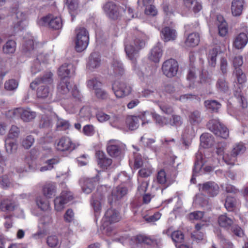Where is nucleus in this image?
Instances as JSON below:
<instances>
[{"label": "nucleus", "instance_id": "obj_1", "mask_svg": "<svg viewBox=\"0 0 248 248\" xmlns=\"http://www.w3.org/2000/svg\"><path fill=\"white\" fill-rule=\"evenodd\" d=\"M218 223L221 227L231 231L234 235L238 237H242L244 235L242 228L235 223L233 219L229 217L226 214L219 216Z\"/></svg>", "mask_w": 248, "mask_h": 248}, {"label": "nucleus", "instance_id": "obj_53", "mask_svg": "<svg viewBox=\"0 0 248 248\" xmlns=\"http://www.w3.org/2000/svg\"><path fill=\"white\" fill-rule=\"evenodd\" d=\"M217 86L218 90L221 92L226 93L229 91V84L225 78H219Z\"/></svg>", "mask_w": 248, "mask_h": 248}, {"label": "nucleus", "instance_id": "obj_29", "mask_svg": "<svg viewBox=\"0 0 248 248\" xmlns=\"http://www.w3.org/2000/svg\"><path fill=\"white\" fill-rule=\"evenodd\" d=\"M233 65L235 67V70L233 74L236 76V78H241V77H245L242 69L239 68L243 63V57L242 56H235L233 59Z\"/></svg>", "mask_w": 248, "mask_h": 248}, {"label": "nucleus", "instance_id": "obj_54", "mask_svg": "<svg viewBox=\"0 0 248 248\" xmlns=\"http://www.w3.org/2000/svg\"><path fill=\"white\" fill-rule=\"evenodd\" d=\"M153 173V169L150 166L143 167L139 170L138 172L139 175L142 178H147L149 177Z\"/></svg>", "mask_w": 248, "mask_h": 248}, {"label": "nucleus", "instance_id": "obj_14", "mask_svg": "<svg viewBox=\"0 0 248 248\" xmlns=\"http://www.w3.org/2000/svg\"><path fill=\"white\" fill-rule=\"evenodd\" d=\"M121 219L120 213L115 209L111 208H109L105 212V215L103 218V225L105 223L111 224L112 223H116Z\"/></svg>", "mask_w": 248, "mask_h": 248}, {"label": "nucleus", "instance_id": "obj_16", "mask_svg": "<svg viewBox=\"0 0 248 248\" xmlns=\"http://www.w3.org/2000/svg\"><path fill=\"white\" fill-rule=\"evenodd\" d=\"M205 162L202 152L199 151L195 155V161L193 169V175L190 179L191 183H195L196 179L194 176L196 175V174L198 173L201 170Z\"/></svg>", "mask_w": 248, "mask_h": 248}, {"label": "nucleus", "instance_id": "obj_20", "mask_svg": "<svg viewBox=\"0 0 248 248\" xmlns=\"http://www.w3.org/2000/svg\"><path fill=\"white\" fill-rule=\"evenodd\" d=\"M161 37L165 42L173 41L177 38L176 31L169 27L163 28L160 33Z\"/></svg>", "mask_w": 248, "mask_h": 248}, {"label": "nucleus", "instance_id": "obj_30", "mask_svg": "<svg viewBox=\"0 0 248 248\" xmlns=\"http://www.w3.org/2000/svg\"><path fill=\"white\" fill-rule=\"evenodd\" d=\"M124 188L123 187H118L117 189L113 190L111 194L108 197V202L111 205L113 203L115 202L122 198L124 195Z\"/></svg>", "mask_w": 248, "mask_h": 248}, {"label": "nucleus", "instance_id": "obj_27", "mask_svg": "<svg viewBox=\"0 0 248 248\" xmlns=\"http://www.w3.org/2000/svg\"><path fill=\"white\" fill-rule=\"evenodd\" d=\"M244 4V0H233L231 5L232 15L235 16H240L243 10Z\"/></svg>", "mask_w": 248, "mask_h": 248}, {"label": "nucleus", "instance_id": "obj_43", "mask_svg": "<svg viewBox=\"0 0 248 248\" xmlns=\"http://www.w3.org/2000/svg\"><path fill=\"white\" fill-rule=\"evenodd\" d=\"M46 243L47 245L50 248H59L61 242L57 235H52L47 237Z\"/></svg>", "mask_w": 248, "mask_h": 248}, {"label": "nucleus", "instance_id": "obj_40", "mask_svg": "<svg viewBox=\"0 0 248 248\" xmlns=\"http://www.w3.org/2000/svg\"><path fill=\"white\" fill-rule=\"evenodd\" d=\"M185 5L189 9H191L195 13L199 12L202 9L201 3L196 0H184Z\"/></svg>", "mask_w": 248, "mask_h": 248}, {"label": "nucleus", "instance_id": "obj_50", "mask_svg": "<svg viewBox=\"0 0 248 248\" xmlns=\"http://www.w3.org/2000/svg\"><path fill=\"white\" fill-rule=\"evenodd\" d=\"M171 237L172 241L175 243H182L184 240V235L183 233L180 231L173 232L171 234Z\"/></svg>", "mask_w": 248, "mask_h": 248}, {"label": "nucleus", "instance_id": "obj_49", "mask_svg": "<svg viewBox=\"0 0 248 248\" xmlns=\"http://www.w3.org/2000/svg\"><path fill=\"white\" fill-rule=\"evenodd\" d=\"M204 104L208 109L216 112L221 107V104L218 102L214 100H206L204 102Z\"/></svg>", "mask_w": 248, "mask_h": 248}, {"label": "nucleus", "instance_id": "obj_28", "mask_svg": "<svg viewBox=\"0 0 248 248\" xmlns=\"http://www.w3.org/2000/svg\"><path fill=\"white\" fill-rule=\"evenodd\" d=\"M100 62L99 54L97 52H93L89 58L87 67L89 69L92 70L100 66Z\"/></svg>", "mask_w": 248, "mask_h": 248}, {"label": "nucleus", "instance_id": "obj_36", "mask_svg": "<svg viewBox=\"0 0 248 248\" xmlns=\"http://www.w3.org/2000/svg\"><path fill=\"white\" fill-rule=\"evenodd\" d=\"M207 76V72L205 70H200L195 68V67L190 65L187 73V78H206Z\"/></svg>", "mask_w": 248, "mask_h": 248}, {"label": "nucleus", "instance_id": "obj_57", "mask_svg": "<svg viewBox=\"0 0 248 248\" xmlns=\"http://www.w3.org/2000/svg\"><path fill=\"white\" fill-rule=\"evenodd\" d=\"M66 4L69 9L73 20L74 17H73V15L72 14L71 12L75 11L78 9V0H67Z\"/></svg>", "mask_w": 248, "mask_h": 248}, {"label": "nucleus", "instance_id": "obj_52", "mask_svg": "<svg viewBox=\"0 0 248 248\" xmlns=\"http://www.w3.org/2000/svg\"><path fill=\"white\" fill-rule=\"evenodd\" d=\"M236 200L232 197L227 196L224 205L228 211H232L236 205Z\"/></svg>", "mask_w": 248, "mask_h": 248}, {"label": "nucleus", "instance_id": "obj_39", "mask_svg": "<svg viewBox=\"0 0 248 248\" xmlns=\"http://www.w3.org/2000/svg\"><path fill=\"white\" fill-rule=\"evenodd\" d=\"M140 118L135 116H128L126 118V123L129 130H134L139 126Z\"/></svg>", "mask_w": 248, "mask_h": 248}, {"label": "nucleus", "instance_id": "obj_2", "mask_svg": "<svg viewBox=\"0 0 248 248\" xmlns=\"http://www.w3.org/2000/svg\"><path fill=\"white\" fill-rule=\"evenodd\" d=\"M52 82V78H35L30 84V87L32 90L38 86L37 95L38 98H46L48 96L49 91L47 84Z\"/></svg>", "mask_w": 248, "mask_h": 248}, {"label": "nucleus", "instance_id": "obj_64", "mask_svg": "<svg viewBox=\"0 0 248 248\" xmlns=\"http://www.w3.org/2000/svg\"><path fill=\"white\" fill-rule=\"evenodd\" d=\"M82 131L85 135L91 136L95 133V128L92 124H87L83 127Z\"/></svg>", "mask_w": 248, "mask_h": 248}, {"label": "nucleus", "instance_id": "obj_47", "mask_svg": "<svg viewBox=\"0 0 248 248\" xmlns=\"http://www.w3.org/2000/svg\"><path fill=\"white\" fill-rule=\"evenodd\" d=\"M16 16L17 21L15 22L14 27L15 29H18V27L21 26L22 22L26 20L27 14L21 11L18 10L16 13Z\"/></svg>", "mask_w": 248, "mask_h": 248}, {"label": "nucleus", "instance_id": "obj_59", "mask_svg": "<svg viewBox=\"0 0 248 248\" xmlns=\"http://www.w3.org/2000/svg\"><path fill=\"white\" fill-rule=\"evenodd\" d=\"M152 117L155 121L156 124H158L159 125L162 126L164 125L168 124V122H165V120H167V118L165 117H162L160 115L156 113L155 112H153L152 113Z\"/></svg>", "mask_w": 248, "mask_h": 248}, {"label": "nucleus", "instance_id": "obj_34", "mask_svg": "<svg viewBox=\"0 0 248 248\" xmlns=\"http://www.w3.org/2000/svg\"><path fill=\"white\" fill-rule=\"evenodd\" d=\"M44 195L47 198H51L55 195L56 186L54 183L46 184L43 188Z\"/></svg>", "mask_w": 248, "mask_h": 248}, {"label": "nucleus", "instance_id": "obj_10", "mask_svg": "<svg viewBox=\"0 0 248 248\" xmlns=\"http://www.w3.org/2000/svg\"><path fill=\"white\" fill-rule=\"evenodd\" d=\"M73 85L70 78H60L57 83V94L60 98L68 93Z\"/></svg>", "mask_w": 248, "mask_h": 248}, {"label": "nucleus", "instance_id": "obj_13", "mask_svg": "<svg viewBox=\"0 0 248 248\" xmlns=\"http://www.w3.org/2000/svg\"><path fill=\"white\" fill-rule=\"evenodd\" d=\"M103 9L110 18L117 19L120 16L119 7L113 1H108L103 6Z\"/></svg>", "mask_w": 248, "mask_h": 248}, {"label": "nucleus", "instance_id": "obj_55", "mask_svg": "<svg viewBox=\"0 0 248 248\" xmlns=\"http://www.w3.org/2000/svg\"><path fill=\"white\" fill-rule=\"evenodd\" d=\"M70 124L68 121L62 119H58L56 127L58 130H65L69 128Z\"/></svg>", "mask_w": 248, "mask_h": 248}, {"label": "nucleus", "instance_id": "obj_3", "mask_svg": "<svg viewBox=\"0 0 248 248\" xmlns=\"http://www.w3.org/2000/svg\"><path fill=\"white\" fill-rule=\"evenodd\" d=\"M76 33L75 48L77 51L85 50L89 44V35L88 31L84 27L79 28L75 31Z\"/></svg>", "mask_w": 248, "mask_h": 248}, {"label": "nucleus", "instance_id": "obj_19", "mask_svg": "<svg viewBox=\"0 0 248 248\" xmlns=\"http://www.w3.org/2000/svg\"><path fill=\"white\" fill-rule=\"evenodd\" d=\"M95 156L98 165L103 169H107L112 163V159L108 157L103 151H97Z\"/></svg>", "mask_w": 248, "mask_h": 248}, {"label": "nucleus", "instance_id": "obj_8", "mask_svg": "<svg viewBox=\"0 0 248 248\" xmlns=\"http://www.w3.org/2000/svg\"><path fill=\"white\" fill-rule=\"evenodd\" d=\"M87 85L89 89L94 90L95 94L97 98L103 100L108 97V93L100 88L102 84L100 81L97 80V78H91L88 80Z\"/></svg>", "mask_w": 248, "mask_h": 248}, {"label": "nucleus", "instance_id": "obj_38", "mask_svg": "<svg viewBox=\"0 0 248 248\" xmlns=\"http://www.w3.org/2000/svg\"><path fill=\"white\" fill-rule=\"evenodd\" d=\"M217 19L218 33L221 36H225L228 33V26L226 22L222 16H217Z\"/></svg>", "mask_w": 248, "mask_h": 248}, {"label": "nucleus", "instance_id": "obj_62", "mask_svg": "<svg viewBox=\"0 0 248 248\" xmlns=\"http://www.w3.org/2000/svg\"><path fill=\"white\" fill-rule=\"evenodd\" d=\"M50 121L48 116L43 115L41 116L39 122V126L40 128H46L49 126Z\"/></svg>", "mask_w": 248, "mask_h": 248}, {"label": "nucleus", "instance_id": "obj_5", "mask_svg": "<svg viewBox=\"0 0 248 248\" xmlns=\"http://www.w3.org/2000/svg\"><path fill=\"white\" fill-rule=\"evenodd\" d=\"M246 149V147L243 143L235 144L233 145L231 154H225L223 157V159L228 165H233L236 160L237 156L244 153Z\"/></svg>", "mask_w": 248, "mask_h": 248}, {"label": "nucleus", "instance_id": "obj_45", "mask_svg": "<svg viewBox=\"0 0 248 248\" xmlns=\"http://www.w3.org/2000/svg\"><path fill=\"white\" fill-rule=\"evenodd\" d=\"M183 124V119L182 117L176 114H172L168 122V124L174 127H179Z\"/></svg>", "mask_w": 248, "mask_h": 248}, {"label": "nucleus", "instance_id": "obj_42", "mask_svg": "<svg viewBox=\"0 0 248 248\" xmlns=\"http://www.w3.org/2000/svg\"><path fill=\"white\" fill-rule=\"evenodd\" d=\"M16 43L12 40H8L3 46L2 50L4 53L10 54L14 53L16 50Z\"/></svg>", "mask_w": 248, "mask_h": 248}, {"label": "nucleus", "instance_id": "obj_15", "mask_svg": "<svg viewBox=\"0 0 248 248\" xmlns=\"http://www.w3.org/2000/svg\"><path fill=\"white\" fill-rule=\"evenodd\" d=\"M104 199V196L98 189L93 193L91 201V204L93 207L95 216H98L101 210V201Z\"/></svg>", "mask_w": 248, "mask_h": 248}, {"label": "nucleus", "instance_id": "obj_56", "mask_svg": "<svg viewBox=\"0 0 248 248\" xmlns=\"http://www.w3.org/2000/svg\"><path fill=\"white\" fill-rule=\"evenodd\" d=\"M18 81L14 78L7 80L4 84L5 89L7 90L12 91L16 89L18 86Z\"/></svg>", "mask_w": 248, "mask_h": 248}, {"label": "nucleus", "instance_id": "obj_58", "mask_svg": "<svg viewBox=\"0 0 248 248\" xmlns=\"http://www.w3.org/2000/svg\"><path fill=\"white\" fill-rule=\"evenodd\" d=\"M54 202L55 208L58 211H61L64 208V205L66 203H65L64 200H63L61 196L56 198Z\"/></svg>", "mask_w": 248, "mask_h": 248}, {"label": "nucleus", "instance_id": "obj_33", "mask_svg": "<svg viewBox=\"0 0 248 248\" xmlns=\"http://www.w3.org/2000/svg\"><path fill=\"white\" fill-rule=\"evenodd\" d=\"M201 145L203 148L211 147L214 143L213 137L209 133L202 134L200 137Z\"/></svg>", "mask_w": 248, "mask_h": 248}, {"label": "nucleus", "instance_id": "obj_18", "mask_svg": "<svg viewBox=\"0 0 248 248\" xmlns=\"http://www.w3.org/2000/svg\"><path fill=\"white\" fill-rule=\"evenodd\" d=\"M200 189L213 197L216 196L219 191L218 185L214 182H207L202 185L200 184Z\"/></svg>", "mask_w": 248, "mask_h": 248}, {"label": "nucleus", "instance_id": "obj_6", "mask_svg": "<svg viewBox=\"0 0 248 248\" xmlns=\"http://www.w3.org/2000/svg\"><path fill=\"white\" fill-rule=\"evenodd\" d=\"M20 116L21 119L24 122H30L34 119L36 117V113L31 111L30 109H25L23 108H16L13 110L8 111L7 115L11 117Z\"/></svg>", "mask_w": 248, "mask_h": 248}, {"label": "nucleus", "instance_id": "obj_51", "mask_svg": "<svg viewBox=\"0 0 248 248\" xmlns=\"http://www.w3.org/2000/svg\"><path fill=\"white\" fill-rule=\"evenodd\" d=\"M5 147L7 153L8 154L15 153L17 149V145L9 139L6 140Z\"/></svg>", "mask_w": 248, "mask_h": 248}, {"label": "nucleus", "instance_id": "obj_17", "mask_svg": "<svg viewBox=\"0 0 248 248\" xmlns=\"http://www.w3.org/2000/svg\"><path fill=\"white\" fill-rule=\"evenodd\" d=\"M58 74L61 78H72L75 76V68L71 64L64 63L59 68Z\"/></svg>", "mask_w": 248, "mask_h": 248}, {"label": "nucleus", "instance_id": "obj_26", "mask_svg": "<svg viewBox=\"0 0 248 248\" xmlns=\"http://www.w3.org/2000/svg\"><path fill=\"white\" fill-rule=\"evenodd\" d=\"M48 60V56L47 55H44L40 54L37 57L36 59L35 60L34 63L31 67V72L33 74L38 72L41 69L40 63L41 62H46Z\"/></svg>", "mask_w": 248, "mask_h": 248}, {"label": "nucleus", "instance_id": "obj_23", "mask_svg": "<svg viewBox=\"0 0 248 248\" xmlns=\"http://www.w3.org/2000/svg\"><path fill=\"white\" fill-rule=\"evenodd\" d=\"M108 153L111 156H118L121 153L120 143L116 140H109L107 144Z\"/></svg>", "mask_w": 248, "mask_h": 248}, {"label": "nucleus", "instance_id": "obj_48", "mask_svg": "<svg viewBox=\"0 0 248 248\" xmlns=\"http://www.w3.org/2000/svg\"><path fill=\"white\" fill-rule=\"evenodd\" d=\"M158 106L162 112L165 114L170 115L174 112L173 107L169 104L160 102L158 104Z\"/></svg>", "mask_w": 248, "mask_h": 248}, {"label": "nucleus", "instance_id": "obj_63", "mask_svg": "<svg viewBox=\"0 0 248 248\" xmlns=\"http://www.w3.org/2000/svg\"><path fill=\"white\" fill-rule=\"evenodd\" d=\"M80 118H85L86 119H90L91 116V112L90 108L88 107H82L79 113Z\"/></svg>", "mask_w": 248, "mask_h": 248}, {"label": "nucleus", "instance_id": "obj_35", "mask_svg": "<svg viewBox=\"0 0 248 248\" xmlns=\"http://www.w3.org/2000/svg\"><path fill=\"white\" fill-rule=\"evenodd\" d=\"M200 42V35L198 33L193 32L190 33L187 37L185 43L189 47H194L198 45Z\"/></svg>", "mask_w": 248, "mask_h": 248}, {"label": "nucleus", "instance_id": "obj_37", "mask_svg": "<svg viewBox=\"0 0 248 248\" xmlns=\"http://www.w3.org/2000/svg\"><path fill=\"white\" fill-rule=\"evenodd\" d=\"M112 90L117 98H122L124 95V84L118 79L115 80L112 85Z\"/></svg>", "mask_w": 248, "mask_h": 248}, {"label": "nucleus", "instance_id": "obj_21", "mask_svg": "<svg viewBox=\"0 0 248 248\" xmlns=\"http://www.w3.org/2000/svg\"><path fill=\"white\" fill-rule=\"evenodd\" d=\"M248 42V30L246 29L240 32L235 38L234 46L237 49L243 48Z\"/></svg>", "mask_w": 248, "mask_h": 248}, {"label": "nucleus", "instance_id": "obj_61", "mask_svg": "<svg viewBox=\"0 0 248 248\" xmlns=\"http://www.w3.org/2000/svg\"><path fill=\"white\" fill-rule=\"evenodd\" d=\"M34 141V138L31 135H29L22 140L21 143L24 148L28 149L31 148Z\"/></svg>", "mask_w": 248, "mask_h": 248}, {"label": "nucleus", "instance_id": "obj_22", "mask_svg": "<svg viewBox=\"0 0 248 248\" xmlns=\"http://www.w3.org/2000/svg\"><path fill=\"white\" fill-rule=\"evenodd\" d=\"M96 179L83 178L80 180L82 189L83 192L86 194L90 193L95 187Z\"/></svg>", "mask_w": 248, "mask_h": 248}, {"label": "nucleus", "instance_id": "obj_12", "mask_svg": "<svg viewBox=\"0 0 248 248\" xmlns=\"http://www.w3.org/2000/svg\"><path fill=\"white\" fill-rule=\"evenodd\" d=\"M18 204L12 196L3 198L0 201V209L2 212L10 213L14 211Z\"/></svg>", "mask_w": 248, "mask_h": 248}, {"label": "nucleus", "instance_id": "obj_41", "mask_svg": "<svg viewBox=\"0 0 248 248\" xmlns=\"http://www.w3.org/2000/svg\"><path fill=\"white\" fill-rule=\"evenodd\" d=\"M135 240L137 243H144L147 245H152L157 243L156 239L143 235H137Z\"/></svg>", "mask_w": 248, "mask_h": 248}, {"label": "nucleus", "instance_id": "obj_46", "mask_svg": "<svg viewBox=\"0 0 248 248\" xmlns=\"http://www.w3.org/2000/svg\"><path fill=\"white\" fill-rule=\"evenodd\" d=\"M34 49V41L32 39L26 40L22 46V51L25 54H30Z\"/></svg>", "mask_w": 248, "mask_h": 248}, {"label": "nucleus", "instance_id": "obj_11", "mask_svg": "<svg viewBox=\"0 0 248 248\" xmlns=\"http://www.w3.org/2000/svg\"><path fill=\"white\" fill-rule=\"evenodd\" d=\"M40 26H45L48 24L49 27L54 30H59L62 27V20L60 17L51 18L50 16L42 17L38 22Z\"/></svg>", "mask_w": 248, "mask_h": 248}, {"label": "nucleus", "instance_id": "obj_24", "mask_svg": "<svg viewBox=\"0 0 248 248\" xmlns=\"http://www.w3.org/2000/svg\"><path fill=\"white\" fill-rule=\"evenodd\" d=\"M188 117V122L192 126L198 125L202 123L203 119L201 112L198 110L190 111Z\"/></svg>", "mask_w": 248, "mask_h": 248}, {"label": "nucleus", "instance_id": "obj_9", "mask_svg": "<svg viewBox=\"0 0 248 248\" xmlns=\"http://www.w3.org/2000/svg\"><path fill=\"white\" fill-rule=\"evenodd\" d=\"M55 147L58 151L71 152L74 150L77 146L70 138L67 137H63L55 141Z\"/></svg>", "mask_w": 248, "mask_h": 248}, {"label": "nucleus", "instance_id": "obj_4", "mask_svg": "<svg viewBox=\"0 0 248 248\" xmlns=\"http://www.w3.org/2000/svg\"><path fill=\"white\" fill-rule=\"evenodd\" d=\"M208 128L217 136L223 139H227L229 137V130L218 119L210 120L207 124Z\"/></svg>", "mask_w": 248, "mask_h": 248}, {"label": "nucleus", "instance_id": "obj_60", "mask_svg": "<svg viewBox=\"0 0 248 248\" xmlns=\"http://www.w3.org/2000/svg\"><path fill=\"white\" fill-rule=\"evenodd\" d=\"M108 223H105V225L102 224L103 227V233L107 236H110L116 233L115 229L111 226L108 225Z\"/></svg>", "mask_w": 248, "mask_h": 248}, {"label": "nucleus", "instance_id": "obj_44", "mask_svg": "<svg viewBox=\"0 0 248 248\" xmlns=\"http://www.w3.org/2000/svg\"><path fill=\"white\" fill-rule=\"evenodd\" d=\"M36 204L42 210L46 211L49 209V202L46 198L42 196H38L36 199Z\"/></svg>", "mask_w": 248, "mask_h": 248}, {"label": "nucleus", "instance_id": "obj_32", "mask_svg": "<svg viewBox=\"0 0 248 248\" xmlns=\"http://www.w3.org/2000/svg\"><path fill=\"white\" fill-rule=\"evenodd\" d=\"M60 161V158L58 156L46 160L45 162L46 165L40 168V171L50 170L54 168V166L58 164Z\"/></svg>", "mask_w": 248, "mask_h": 248}, {"label": "nucleus", "instance_id": "obj_25", "mask_svg": "<svg viewBox=\"0 0 248 248\" xmlns=\"http://www.w3.org/2000/svg\"><path fill=\"white\" fill-rule=\"evenodd\" d=\"M162 55V50L160 43L155 46L151 50L149 59L152 62L157 63L159 62Z\"/></svg>", "mask_w": 248, "mask_h": 248}, {"label": "nucleus", "instance_id": "obj_31", "mask_svg": "<svg viewBox=\"0 0 248 248\" xmlns=\"http://www.w3.org/2000/svg\"><path fill=\"white\" fill-rule=\"evenodd\" d=\"M140 49L135 44L127 46L126 48H125L128 58L133 63L136 61V57Z\"/></svg>", "mask_w": 248, "mask_h": 248}, {"label": "nucleus", "instance_id": "obj_7", "mask_svg": "<svg viewBox=\"0 0 248 248\" xmlns=\"http://www.w3.org/2000/svg\"><path fill=\"white\" fill-rule=\"evenodd\" d=\"M178 69L177 62L173 59H170L165 61L162 66L163 74L167 78L175 77Z\"/></svg>", "mask_w": 248, "mask_h": 248}]
</instances>
